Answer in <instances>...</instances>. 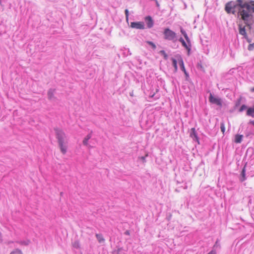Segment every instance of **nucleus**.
Returning <instances> with one entry per match:
<instances>
[{"label":"nucleus","instance_id":"obj_37","mask_svg":"<svg viewBox=\"0 0 254 254\" xmlns=\"http://www.w3.org/2000/svg\"><path fill=\"white\" fill-rule=\"evenodd\" d=\"M13 229H14V230L15 232H17V230L16 229V228H14Z\"/></svg>","mask_w":254,"mask_h":254},{"label":"nucleus","instance_id":"obj_12","mask_svg":"<svg viewBox=\"0 0 254 254\" xmlns=\"http://www.w3.org/2000/svg\"><path fill=\"white\" fill-rule=\"evenodd\" d=\"M178 61L180 64L181 69L183 71H185V70H186L185 67V65H184V63L183 62V60L180 56H179V57L178 58Z\"/></svg>","mask_w":254,"mask_h":254},{"label":"nucleus","instance_id":"obj_31","mask_svg":"<svg viewBox=\"0 0 254 254\" xmlns=\"http://www.w3.org/2000/svg\"><path fill=\"white\" fill-rule=\"evenodd\" d=\"M2 241V235H1V233L0 232V243H1Z\"/></svg>","mask_w":254,"mask_h":254},{"label":"nucleus","instance_id":"obj_18","mask_svg":"<svg viewBox=\"0 0 254 254\" xmlns=\"http://www.w3.org/2000/svg\"><path fill=\"white\" fill-rule=\"evenodd\" d=\"M171 60L172 61V64H173V67H174L175 71H177L178 70L177 60L173 58H172L171 59Z\"/></svg>","mask_w":254,"mask_h":254},{"label":"nucleus","instance_id":"obj_35","mask_svg":"<svg viewBox=\"0 0 254 254\" xmlns=\"http://www.w3.org/2000/svg\"><path fill=\"white\" fill-rule=\"evenodd\" d=\"M164 58H165V59H167V54H166V53H165V54H164Z\"/></svg>","mask_w":254,"mask_h":254},{"label":"nucleus","instance_id":"obj_27","mask_svg":"<svg viewBox=\"0 0 254 254\" xmlns=\"http://www.w3.org/2000/svg\"><path fill=\"white\" fill-rule=\"evenodd\" d=\"M246 108H247V106L245 105H243L240 108L239 111H240V112H242L243 111L245 110Z\"/></svg>","mask_w":254,"mask_h":254},{"label":"nucleus","instance_id":"obj_8","mask_svg":"<svg viewBox=\"0 0 254 254\" xmlns=\"http://www.w3.org/2000/svg\"><path fill=\"white\" fill-rule=\"evenodd\" d=\"M239 31L240 34L244 36L245 38L247 39V41L249 43H251L252 41L248 39L247 37V32L246 30L245 26H243L242 24H239Z\"/></svg>","mask_w":254,"mask_h":254},{"label":"nucleus","instance_id":"obj_20","mask_svg":"<svg viewBox=\"0 0 254 254\" xmlns=\"http://www.w3.org/2000/svg\"><path fill=\"white\" fill-rule=\"evenodd\" d=\"M246 166V164L244 167V168L242 170V175L243 176V179L242 180V181H244L246 179V177H245Z\"/></svg>","mask_w":254,"mask_h":254},{"label":"nucleus","instance_id":"obj_38","mask_svg":"<svg viewBox=\"0 0 254 254\" xmlns=\"http://www.w3.org/2000/svg\"><path fill=\"white\" fill-rule=\"evenodd\" d=\"M184 189H187V186L185 185V186L184 187Z\"/></svg>","mask_w":254,"mask_h":254},{"label":"nucleus","instance_id":"obj_2","mask_svg":"<svg viewBox=\"0 0 254 254\" xmlns=\"http://www.w3.org/2000/svg\"><path fill=\"white\" fill-rule=\"evenodd\" d=\"M55 130L61 152L65 154L67 152L68 138L63 130L59 129Z\"/></svg>","mask_w":254,"mask_h":254},{"label":"nucleus","instance_id":"obj_21","mask_svg":"<svg viewBox=\"0 0 254 254\" xmlns=\"http://www.w3.org/2000/svg\"><path fill=\"white\" fill-rule=\"evenodd\" d=\"M19 243L22 245H28L30 243V241L28 240L25 241H21L19 242Z\"/></svg>","mask_w":254,"mask_h":254},{"label":"nucleus","instance_id":"obj_29","mask_svg":"<svg viewBox=\"0 0 254 254\" xmlns=\"http://www.w3.org/2000/svg\"><path fill=\"white\" fill-rule=\"evenodd\" d=\"M185 73V74L186 75V77H189V73L187 72L186 70H185V71H183Z\"/></svg>","mask_w":254,"mask_h":254},{"label":"nucleus","instance_id":"obj_16","mask_svg":"<svg viewBox=\"0 0 254 254\" xmlns=\"http://www.w3.org/2000/svg\"><path fill=\"white\" fill-rule=\"evenodd\" d=\"M247 115L248 116L254 117V108H250L248 109L247 112Z\"/></svg>","mask_w":254,"mask_h":254},{"label":"nucleus","instance_id":"obj_6","mask_svg":"<svg viewBox=\"0 0 254 254\" xmlns=\"http://www.w3.org/2000/svg\"><path fill=\"white\" fill-rule=\"evenodd\" d=\"M178 40L180 42L182 43V46L187 50L188 54L189 55L191 47L190 40V43H187V42H186L182 37H180V38H178Z\"/></svg>","mask_w":254,"mask_h":254},{"label":"nucleus","instance_id":"obj_9","mask_svg":"<svg viewBox=\"0 0 254 254\" xmlns=\"http://www.w3.org/2000/svg\"><path fill=\"white\" fill-rule=\"evenodd\" d=\"M145 20L146 22L147 26L148 28H151L153 27L154 25V22L151 16H146L145 18Z\"/></svg>","mask_w":254,"mask_h":254},{"label":"nucleus","instance_id":"obj_23","mask_svg":"<svg viewBox=\"0 0 254 254\" xmlns=\"http://www.w3.org/2000/svg\"><path fill=\"white\" fill-rule=\"evenodd\" d=\"M254 49V43L253 44H250V45L248 46V50L249 51H252Z\"/></svg>","mask_w":254,"mask_h":254},{"label":"nucleus","instance_id":"obj_11","mask_svg":"<svg viewBox=\"0 0 254 254\" xmlns=\"http://www.w3.org/2000/svg\"><path fill=\"white\" fill-rule=\"evenodd\" d=\"M92 137V132H91L90 133L87 134L86 136L84 138V139L83 140V144L84 145L88 146L89 147H91L90 145H89L88 142V140L91 138Z\"/></svg>","mask_w":254,"mask_h":254},{"label":"nucleus","instance_id":"obj_5","mask_svg":"<svg viewBox=\"0 0 254 254\" xmlns=\"http://www.w3.org/2000/svg\"><path fill=\"white\" fill-rule=\"evenodd\" d=\"M237 8V4L233 1H230L226 3L225 7L226 11L228 13L234 14L235 10V9Z\"/></svg>","mask_w":254,"mask_h":254},{"label":"nucleus","instance_id":"obj_15","mask_svg":"<svg viewBox=\"0 0 254 254\" xmlns=\"http://www.w3.org/2000/svg\"><path fill=\"white\" fill-rule=\"evenodd\" d=\"M55 92V90L53 89H50L49 90L48 92V98L50 100H52L54 97V94Z\"/></svg>","mask_w":254,"mask_h":254},{"label":"nucleus","instance_id":"obj_1","mask_svg":"<svg viewBox=\"0 0 254 254\" xmlns=\"http://www.w3.org/2000/svg\"><path fill=\"white\" fill-rule=\"evenodd\" d=\"M237 7L239 19L244 21L249 29L254 23V1H244L237 0Z\"/></svg>","mask_w":254,"mask_h":254},{"label":"nucleus","instance_id":"obj_17","mask_svg":"<svg viewBox=\"0 0 254 254\" xmlns=\"http://www.w3.org/2000/svg\"><path fill=\"white\" fill-rule=\"evenodd\" d=\"M96 237L97 239L98 240V242L100 243L104 242L105 241L102 234H96Z\"/></svg>","mask_w":254,"mask_h":254},{"label":"nucleus","instance_id":"obj_19","mask_svg":"<svg viewBox=\"0 0 254 254\" xmlns=\"http://www.w3.org/2000/svg\"><path fill=\"white\" fill-rule=\"evenodd\" d=\"M196 67L198 70L204 72V68L202 67L201 62L197 64Z\"/></svg>","mask_w":254,"mask_h":254},{"label":"nucleus","instance_id":"obj_32","mask_svg":"<svg viewBox=\"0 0 254 254\" xmlns=\"http://www.w3.org/2000/svg\"><path fill=\"white\" fill-rule=\"evenodd\" d=\"M155 3H156V6L157 7H159V3H158V1L157 0H155Z\"/></svg>","mask_w":254,"mask_h":254},{"label":"nucleus","instance_id":"obj_10","mask_svg":"<svg viewBox=\"0 0 254 254\" xmlns=\"http://www.w3.org/2000/svg\"><path fill=\"white\" fill-rule=\"evenodd\" d=\"M190 136L194 140H198L197 133L194 128H191L190 132Z\"/></svg>","mask_w":254,"mask_h":254},{"label":"nucleus","instance_id":"obj_7","mask_svg":"<svg viewBox=\"0 0 254 254\" xmlns=\"http://www.w3.org/2000/svg\"><path fill=\"white\" fill-rule=\"evenodd\" d=\"M130 27L136 29H144L145 25L143 22H132L130 23Z\"/></svg>","mask_w":254,"mask_h":254},{"label":"nucleus","instance_id":"obj_24","mask_svg":"<svg viewBox=\"0 0 254 254\" xmlns=\"http://www.w3.org/2000/svg\"><path fill=\"white\" fill-rule=\"evenodd\" d=\"M125 15H126V18L127 21L128 22L129 12H128V9H126L125 10Z\"/></svg>","mask_w":254,"mask_h":254},{"label":"nucleus","instance_id":"obj_30","mask_svg":"<svg viewBox=\"0 0 254 254\" xmlns=\"http://www.w3.org/2000/svg\"><path fill=\"white\" fill-rule=\"evenodd\" d=\"M141 159L143 161H145V156H142L141 157Z\"/></svg>","mask_w":254,"mask_h":254},{"label":"nucleus","instance_id":"obj_39","mask_svg":"<svg viewBox=\"0 0 254 254\" xmlns=\"http://www.w3.org/2000/svg\"><path fill=\"white\" fill-rule=\"evenodd\" d=\"M251 123L254 126V121H252Z\"/></svg>","mask_w":254,"mask_h":254},{"label":"nucleus","instance_id":"obj_26","mask_svg":"<svg viewBox=\"0 0 254 254\" xmlns=\"http://www.w3.org/2000/svg\"><path fill=\"white\" fill-rule=\"evenodd\" d=\"M148 44L150 45L151 46H152V47L153 48V49H155L156 48V46L152 42H151V41H148L147 42Z\"/></svg>","mask_w":254,"mask_h":254},{"label":"nucleus","instance_id":"obj_3","mask_svg":"<svg viewBox=\"0 0 254 254\" xmlns=\"http://www.w3.org/2000/svg\"><path fill=\"white\" fill-rule=\"evenodd\" d=\"M163 34L164 39L166 40L171 41L174 43L178 41L177 34L168 28H166L164 29Z\"/></svg>","mask_w":254,"mask_h":254},{"label":"nucleus","instance_id":"obj_34","mask_svg":"<svg viewBox=\"0 0 254 254\" xmlns=\"http://www.w3.org/2000/svg\"><path fill=\"white\" fill-rule=\"evenodd\" d=\"M160 53H161L162 54H163V55H164V54H165V53H165V52L164 50L161 51H160Z\"/></svg>","mask_w":254,"mask_h":254},{"label":"nucleus","instance_id":"obj_13","mask_svg":"<svg viewBox=\"0 0 254 254\" xmlns=\"http://www.w3.org/2000/svg\"><path fill=\"white\" fill-rule=\"evenodd\" d=\"M243 138V135H240V134H236L235 136L234 142L236 143H240L242 142Z\"/></svg>","mask_w":254,"mask_h":254},{"label":"nucleus","instance_id":"obj_28","mask_svg":"<svg viewBox=\"0 0 254 254\" xmlns=\"http://www.w3.org/2000/svg\"><path fill=\"white\" fill-rule=\"evenodd\" d=\"M74 247L77 248L79 247V244L78 242H75L73 245Z\"/></svg>","mask_w":254,"mask_h":254},{"label":"nucleus","instance_id":"obj_14","mask_svg":"<svg viewBox=\"0 0 254 254\" xmlns=\"http://www.w3.org/2000/svg\"><path fill=\"white\" fill-rule=\"evenodd\" d=\"M180 32L182 33V34L184 36L187 43H190V38L188 36L186 31L182 27H180Z\"/></svg>","mask_w":254,"mask_h":254},{"label":"nucleus","instance_id":"obj_25","mask_svg":"<svg viewBox=\"0 0 254 254\" xmlns=\"http://www.w3.org/2000/svg\"><path fill=\"white\" fill-rule=\"evenodd\" d=\"M220 128L223 134H224L225 131V127H224V125L223 123L221 124Z\"/></svg>","mask_w":254,"mask_h":254},{"label":"nucleus","instance_id":"obj_33","mask_svg":"<svg viewBox=\"0 0 254 254\" xmlns=\"http://www.w3.org/2000/svg\"><path fill=\"white\" fill-rule=\"evenodd\" d=\"M126 235H129V231H126L125 233Z\"/></svg>","mask_w":254,"mask_h":254},{"label":"nucleus","instance_id":"obj_4","mask_svg":"<svg viewBox=\"0 0 254 254\" xmlns=\"http://www.w3.org/2000/svg\"><path fill=\"white\" fill-rule=\"evenodd\" d=\"M209 101L211 104L215 105L220 108L222 107L223 101L221 98L212 93H210Z\"/></svg>","mask_w":254,"mask_h":254},{"label":"nucleus","instance_id":"obj_22","mask_svg":"<svg viewBox=\"0 0 254 254\" xmlns=\"http://www.w3.org/2000/svg\"><path fill=\"white\" fill-rule=\"evenodd\" d=\"M10 254H23L22 252L19 249H16L10 253Z\"/></svg>","mask_w":254,"mask_h":254},{"label":"nucleus","instance_id":"obj_40","mask_svg":"<svg viewBox=\"0 0 254 254\" xmlns=\"http://www.w3.org/2000/svg\"><path fill=\"white\" fill-rule=\"evenodd\" d=\"M1 0H0V4H1Z\"/></svg>","mask_w":254,"mask_h":254},{"label":"nucleus","instance_id":"obj_36","mask_svg":"<svg viewBox=\"0 0 254 254\" xmlns=\"http://www.w3.org/2000/svg\"><path fill=\"white\" fill-rule=\"evenodd\" d=\"M251 92H254V87L253 88H252L251 89Z\"/></svg>","mask_w":254,"mask_h":254}]
</instances>
